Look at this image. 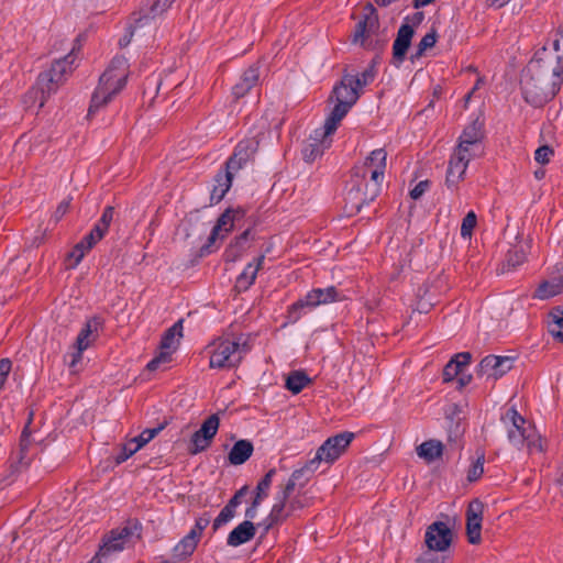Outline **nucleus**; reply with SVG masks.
Segmentation results:
<instances>
[{
	"mask_svg": "<svg viewBox=\"0 0 563 563\" xmlns=\"http://www.w3.org/2000/svg\"><path fill=\"white\" fill-rule=\"evenodd\" d=\"M472 380V375L466 373V369H464L457 377L456 382L459 384V387H464L468 385Z\"/></svg>",
	"mask_w": 563,
	"mask_h": 563,
	"instance_id": "59",
	"label": "nucleus"
},
{
	"mask_svg": "<svg viewBox=\"0 0 563 563\" xmlns=\"http://www.w3.org/2000/svg\"><path fill=\"white\" fill-rule=\"evenodd\" d=\"M478 146L479 145H468V144H463V142H459L454 153H453V156L463 159V162L465 163H470L471 159L476 156V152L478 150Z\"/></svg>",
	"mask_w": 563,
	"mask_h": 563,
	"instance_id": "38",
	"label": "nucleus"
},
{
	"mask_svg": "<svg viewBox=\"0 0 563 563\" xmlns=\"http://www.w3.org/2000/svg\"><path fill=\"white\" fill-rule=\"evenodd\" d=\"M183 338V323L181 321L176 322L169 328L164 334L161 347L175 352L179 345L180 339Z\"/></svg>",
	"mask_w": 563,
	"mask_h": 563,
	"instance_id": "30",
	"label": "nucleus"
},
{
	"mask_svg": "<svg viewBox=\"0 0 563 563\" xmlns=\"http://www.w3.org/2000/svg\"><path fill=\"white\" fill-rule=\"evenodd\" d=\"M84 351L85 350H79L78 346L74 344L70 351L65 356V362L67 363L73 374L79 372V364L81 362Z\"/></svg>",
	"mask_w": 563,
	"mask_h": 563,
	"instance_id": "40",
	"label": "nucleus"
},
{
	"mask_svg": "<svg viewBox=\"0 0 563 563\" xmlns=\"http://www.w3.org/2000/svg\"><path fill=\"white\" fill-rule=\"evenodd\" d=\"M365 10L367 13L364 16V20L360 21L355 27L353 33V43L363 45L366 38L373 33L378 23V18L375 14V9L372 4H366Z\"/></svg>",
	"mask_w": 563,
	"mask_h": 563,
	"instance_id": "17",
	"label": "nucleus"
},
{
	"mask_svg": "<svg viewBox=\"0 0 563 563\" xmlns=\"http://www.w3.org/2000/svg\"><path fill=\"white\" fill-rule=\"evenodd\" d=\"M240 504V498H239V494H235L233 496V498L229 501V504L227 505V507L231 508L232 510L235 511V508L238 507V505Z\"/></svg>",
	"mask_w": 563,
	"mask_h": 563,
	"instance_id": "60",
	"label": "nucleus"
},
{
	"mask_svg": "<svg viewBox=\"0 0 563 563\" xmlns=\"http://www.w3.org/2000/svg\"><path fill=\"white\" fill-rule=\"evenodd\" d=\"M258 81V71L256 68H249L242 75L240 81L233 87V95L236 99L243 97Z\"/></svg>",
	"mask_w": 563,
	"mask_h": 563,
	"instance_id": "27",
	"label": "nucleus"
},
{
	"mask_svg": "<svg viewBox=\"0 0 563 563\" xmlns=\"http://www.w3.org/2000/svg\"><path fill=\"white\" fill-rule=\"evenodd\" d=\"M199 539L187 533L173 549V559L177 561H185L195 552Z\"/></svg>",
	"mask_w": 563,
	"mask_h": 563,
	"instance_id": "23",
	"label": "nucleus"
},
{
	"mask_svg": "<svg viewBox=\"0 0 563 563\" xmlns=\"http://www.w3.org/2000/svg\"><path fill=\"white\" fill-rule=\"evenodd\" d=\"M209 523H210L209 517H200L196 520L195 526L191 528L189 533H191L192 536H195L196 538H198L200 540L203 530L208 527Z\"/></svg>",
	"mask_w": 563,
	"mask_h": 563,
	"instance_id": "51",
	"label": "nucleus"
},
{
	"mask_svg": "<svg viewBox=\"0 0 563 563\" xmlns=\"http://www.w3.org/2000/svg\"><path fill=\"white\" fill-rule=\"evenodd\" d=\"M276 474V470L272 468L269 470L266 475L263 477L262 481L257 484L256 490L263 492V495H267V492L272 485L273 477Z\"/></svg>",
	"mask_w": 563,
	"mask_h": 563,
	"instance_id": "52",
	"label": "nucleus"
},
{
	"mask_svg": "<svg viewBox=\"0 0 563 563\" xmlns=\"http://www.w3.org/2000/svg\"><path fill=\"white\" fill-rule=\"evenodd\" d=\"M12 363L9 358L0 360V389L3 387L11 371Z\"/></svg>",
	"mask_w": 563,
	"mask_h": 563,
	"instance_id": "53",
	"label": "nucleus"
},
{
	"mask_svg": "<svg viewBox=\"0 0 563 563\" xmlns=\"http://www.w3.org/2000/svg\"><path fill=\"white\" fill-rule=\"evenodd\" d=\"M514 366V360L509 356L488 355L478 366V374L486 379L496 380L508 373Z\"/></svg>",
	"mask_w": 563,
	"mask_h": 563,
	"instance_id": "14",
	"label": "nucleus"
},
{
	"mask_svg": "<svg viewBox=\"0 0 563 563\" xmlns=\"http://www.w3.org/2000/svg\"><path fill=\"white\" fill-rule=\"evenodd\" d=\"M433 551L423 552L417 560L418 563H444V556H434Z\"/></svg>",
	"mask_w": 563,
	"mask_h": 563,
	"instance_id": "54",
	"label": "nucleus"
},
{
	"mask_svg": "<svg viewBox=\"0 0 563 563\" xmlns=\"http://www.w3.org/2000/svg\"><path fill=\"white\" fill-rule=\"evenodd\" d=\"M141 538V526L137 521L129 522L124 527L112 530L100 547L99 555L107 556L113 552H119L131 544H134Z\"/></svg>",
	"mask_w": 563,
	"mask_h": 563,
	"instance_id": "11",
	"label": "nucleus"
},
{
	"mask_svg": "<svg viewBox=\"0 0 563 563\" xmlns=\"http://www.w3.org/2000/svg\"><path fill=\"white\" fill-rule=\"evenodd\" d=\"M387 163V152L384 148L374 150L365 159L364 165L357 169L355 176L365 179L367 175L371 177V185H366L365 192L361 196V188L357 185L356 189L349 192V201L352 207L357 211L364 203L373 201L379 192L380 183L384 178Z\"/></svg>",
	"mask_w": 563,
	"mask_h": 563,
	"instance_id": "3",
	"label": "nucleus"
},
{
	"mask_svg": "<svg viewBox=\"0 0 563 563\" xmlns=\"http://www.w3.org/2000/svg\"><path fill=\"white\" fill-rule=\"evenodd\" d=\"M75 55L71 52L67 56L55 60L52 66L41 73L37 78L36 88L33 89L27 99H32V106L38 102V108H43L46 100L57 91L65 82L66 77L73 71Z\"/></svg>",
	"mask_w": 563,
	"mask_h": 563,
	"instance_id": "5",
	"label": "nucleus"
},
{
	"mask_svg": "<svg viewBox=\"0 0 563 563\" xmlns=\"http://www.w3.org/2000/svg\"><path fill=\"white\" fill-rule=\"evenodd\" d=\"M310 378L300 371L291 372L286 378V387L292 394L300 393L306 386L310 384Z\"/></svg>",
	"mask_w": 563,
	"mask_h": 563,
	"instance_id": "32",
	"label": "nucleus"
},
{
	"mask_svg": "<svg viewBox=\"0 0 563 563\" xmlns=\"http://www.w3.org/2000/svg\"><path fill=\"white\" fill-rule=\"evenodd\" d=\"M453 532L441 521L431 523L424 534V543L429 551L445 552L452 542Z\"/></svg>",
	"mask_w": 563,
	"mask_h": 563,
	"instance_id": "13",
	"label": "nucleus"
},
{
	"mask_svg": "<svg viewBox=\"0 0 563 563\" xmlns=\"http://www.w3.org/2000/svg\"><path fill=\"white\" fill-rule=\"evenodd\" d=\"M553 153L554 152L550 146L543 145L536 151L534 158L539 164H548Z\"/></svg>",
	"mask_w": 563,
	"mask_h": 563,
	"instance_id": "50",
	"label": "nucleus"
},
{
	"mask_svg": "<svg viewBox=\"0 0 563 563\" xmlns=\"http://www.w3.org/2000/svg\"><path fill=\"white\" fill-rule=\"evenodd\" d=\"M482 137V123L476 120L465 128L460 136V141L463 142V144L479 145Z\"/></svg>",
	"mask_w": 563,
	"mask_h": 563,
	"instance_id": "33",
	"label": "nucleus"
},
{
	"mask_svg": "<svg viewBox=\"0 0 563 563\" xmlns=\"http://www.w3.org/2000/svg\"><path fill=\"white\" fill-rule=\"evenodd\" d=\"M165 423L159 424L156 428L145 429L141 434L133 438L134 448L140 451L143 446H145L151 440H153L164 428Z\"/></svg>",
	"mask_w": 563,
	"mask_h": 563,
	"instance_id": "35",
	"label": "nucleus"
},
{
	"mask_svg": "<svg viewBox=\"0 0 563 563\" xmlns=\"http://www.w3.org/2000/svg\"><path fill=\"white\" fill-rule=\"evenodd\" d=\"M96 329L97 324L95 323L93 325L92 322L89 321L79 332L75 345L78 346L79 350H87L96 339V335L93 334Z\"/></svg>",
	"mask_w": 563,
	"mask_h": 563,
	"instance_id": "34",
	"label": "nucleus"
},
{
	"mask_svg": "<svg viewBox=\"0 0 563 563\" xmlns=\"http://www.w3.org/2000/svg\"><path fill=\"white\" fill-rule=\"evenodd\" d=\"M129 64L123 56L114 57L99 78L92 95L89 114L107 106L125 86Z\"/></svg>",
	"mask_w": 563,
	"mask_h": 563,
	"instance_id": "4",
	"label": "nucleus"
},
{
	"mask_svg": "<svg viewBox=\"0 0 563 563\" xmlns=\"http://www.w3.org/2000/svg\"><path fill=\"white\" fill-rule=\"evenodd\" d=\"M264 255L258 256L253 263H250L236 279V287L246 290L255 280L257 272L264 263Z\"/></svg>",
	"mask_w": 563,
	"mask_h": 563,
	"instance_id": "24",
	"label": "nucleus"
},
{
	"mask_svg": "<svg viewBox=\"0 0 563 563\" xmlns=\"http://www.w3.org/2000/svg\"><path fill=\"white\" fill-rule=\"evenodd\" d=\"M471 361V354L467 352L456 354L444 367L443 379L444 382H451L464 371Z\"/></svg>",
	"mask_w": 563,
	"mask_h": 563,
	"instance_id": "20",
	"label": "nucleus"
},
{
	"mask_svg": "<svg viewBox=\"0 0 563 563\" xmlns=\"http://www.w3.org/2000/svg\"><path fill=\"white\" fill-rule=\"evenodd\" d=\"M563 291V275L552 277L540 283L534 292V298L550 299Z\"/></svg>",
	"mask_w": 563,
	"mask_h": 563,
	"instance_id": "21",
	"label": "nucleus"
},
{
	"mask_svg": "<svg viewBox=\"0 0 563 563\" xmlns=\"http://www.w3.org/2000/svg\"><path fill=\"white\" fill-rule=\"evenodd\" d=\"M339 300V294L334 287H328L325 289H313L306 295L303 299L298 300L292 305L291 310L296 312L302 308H316L320 305H327Z\"/></svg>",
	"mask_w": 563,
	"mask_h": 563,
	"instance_id": "16",
	"label": "nucleus"
},
{
	"mask_svg": "<svg viewBox=\"0 0 563 563\" xmlns=\"http://www.w3.org/2000/svg\"><path fill=\"white\" fill-rule=\"evenodd\" d=\"M552 321L549 324L551 334L563 342V309H555L551 313Z\"/></svg>",
	"mask_w": 563,
	"mask_h": 563,
	"instance_id": "36",
	"label": "nucleus"
},
{
	"mask_svg": "<svg viewBox=\"0 0 563 563\" xmlns=\"http://www.w3.org/2000/svg\"><path fill=\"white\" fill-rule=\"evenodd\" d=\"M507 430L509 443L518 450L525 445L529 453L543 452L544 444L536 428L530 424L515 408H510L501 417Z\"/></svg>",
	"mask_w": 563,
	"mask_h": 563,
	"instance_id": "6",
	"label": "nucleus"
},
{
	"mask_svg": "<svg viewBox=\"0 0 563 563\" xmlns=\"http://www.w3.org/2000/svg\"><path fill=\"white\" fill-rule=\"evenodd\" d=\"M431 307V302H420L417 307V310L420 312H428Z\"/></svg>",
	"mask_w": 563,
	"mask_h": 563,
	"instance_id": "64",
	"label": "nucleus"
},
{
	"mask_svg": "<svg viewBox=\"0 0 563 563\" xmlns=\"http://www.w3.org/2000/svg\"><path fill=\"white\" fill-rule=\"evenodd\" d=\"M530 249V241H520L516 244L508 254L506 266L509 269H514L517 266L521 265L526 258L528 251Z\"/></svg>",
	"mask_w": 563,
	"mask_h": 563,
	"instance_id": "28",
	"label": "nucleus"
},
{
	"mask_svg": "<svg viewBox=\"0 0 563 563\" xmlns=\"http://www.w3.org/2000/svg\"><path fill=\"white\" fill-rule=\"evenodd\" d=\"M114 209L113 207H107L102 213L101 219L99 220L98 224L102 227V229H106L108 231L110 223L113 219Z\"/></svg>",
	"mask_w": 563,
	"mask_h": 563,
	"instance_id": "55",
	"label": "nucleus"
},
{
	"mask_svg": "<svg viewBox=\"0 0 563 563\" xmlns=\"http://www.w3.org/2000/svg\"><path fill=\"white\" fill-rule=\"evenodd\" d=\"M375 77V68L371 65L366 68L361 76L355 75V85L361 90L362 87L368 85L374 80Z\"/></svg>",
	"mask_w": 563,
	"mask_h": 563,
	"instance_id": "46",
	"label": "nucleus"
},
{
	"mask_svg": "<svg viewBox=\"0 0 563 563\" xmlns=\"http://www.w3.org/2000/svg\"><path fill=\"white\" fill-rule=\"evenodd\" d=\"M483 514L484 504L478 499L472 500L466 510V534L468 542L472 544H478L482 540Z\"/></svg>",
	"mask_w": 563,
	"mask_h": 563,
	"instance_id": "15",
	"label": "nucleus"
},
{
	"mask_svg": "<svg viewBox=\"0 0 563 563\" xmlns=\"http://www.w3.org/2000/svg\"><path fill=\"white\" fill-rule=\"evenodd\" d=\"M254 536V525L251 521L245 520L230 532L228 536V544L231 547H239L250 541Z\"/></svg>",
	"mask_w": 563,
	"mask_h": 563,
	"instance_id": "22",
	"label": "nucleus"
},
{
	"mask_svg": "<svg viewBox=\"0 0 563 563\" xmlns=\"http://www.w3.org/2000/svg\"><path fill=\"white\" fill-rule=\"evenodd\" d=\"M90 249L91 247H87V242L85 240L77 243L66 258L67 263H69V267H76Z\"/></svg>",
	"mask_w": 563,
	"mask_h": 563,
	"instance_id": "37",
	"label": "nucleus"
},
{
	"mask_svg": "<svg viewBox=\"0 0 563 563\" xmlns=\"http://www.w3.org/2000/svg\"><path fill=\"white\" fill-rule=\"evenodd\" d=\"M484 455H479L468 470L467 478L473 482L478 479L484 473Z\"/></svg>",
	"mask_w": 563,
	"mask_h": 563,
	"instance_id": "44",
	"label": "nucleus"
},
{
	"mask_svg": "<svg viewBox=\"0 0 563 563\" xmlns=\"http://www.w3.org/2000/svg\"><path fill=\"white\" fill-rule=\"evenodd\" d=\"M139 452L134 446L133 449H124V446H121L120 453L115 456V463L121 464L124 461H126L130 456Z\"/></svg>",
	"mask_w": 563,
	"mask_h": 563,
	"instance_id": "56",
	"label": "nucleus"
},
{
	"mask_svg": "<svg viewBox=\"0 0 563 563\" xmlns=\"http://www.w3.org/2000/svg\"><path fill=\"white\" fill-rule=\"evenodd\" d=\"M107 230L102 229L100 224H96L92 231L84 239L87 242V247H92L97 242H99Z\"/></svg>",
	"mask_w": 563,
	"mask_h": 563,
	"instance_id": "48",
	"label": "nucleus"
},
{
	"mask_svg": "<svg viewBox=\"0 0 563 563\" xmlns=\"http://www.w3.org/2000/svg\"><path fill=\"white\" fill-rule=\"evenodd\" d=\"M148 20H150V16H144V18L139 19L136 21L135 25L130 27L129 33L120 40V42H119L120 46L124 47V46L129 45L132 36H134V35H136V36L143 35L141 31L147 24Z\"/></svg>",
	"mask_w": 563,
	"mask_h": 563,
	"instance_id": "41",
	"label": "nucleus"
},
{
	"mask_svg": "<svg viewBox=\"0 0 563 563\" xmlns=\"http://www.w3.org/2000/svg\"><path fill=\"white\" fill-rule=\"evenodd\" d=\"M563 81V51L560 40H554L552 47H542L528 64L521 87L527 102L539 107L551 100Z\"/></svg>",
	"mask_w": 563,
	"mask_h": 563,
	"instance_id": "1",
	"label": "nucleus"
},
{
	"mask_svg": "<svg viewBox=\"0 0 563 563\" xmlns=\"http://www.w3.org/2000/svg\"><path fill=\"white\" fill-rule=\"evenodd\" d=\"M478 146L479 145H468V144H463V142H459L454 153H453V156L463 159V162L465 163H470L471 159L476 156V152L478 150Z\"/></svg>",
	"mask_w": 563,
	"mask_h": 563,
	"instance_id": "39",
	"label": "nucleus"
},
{
	"mask_svg": "<svg viewBox=\"0 0 563 563\" xmlns=\"http://www.w3.org/2000/svg\"><path fill=\"white\" fill-rule=\"evenodd\" d=\"M235 511L229 507H224L213 521V529H219L222 525L229 522L234 517Z\"/></svg>",
	"mask_w": 563,
	"mask_h": 563,
	"instance_id": "49",
	"label": "nucleus"
},
{
	"mask_svg": "<svg viewBox=\"0 0 563 563\" xmlns=\"http://www.w3.org/2000/svg\"><path fill=\"white\" fill-rule=\"evenodd\" d=\"M257 507L258 506H255V504H252V506L246 510L245 516L250 519L255 518L256 512H257Z\"/></svg>",
	"mask_w": 563,
	"mask_h": 563,
	"instance_id": "61",
	"label": "nucleus"
},
{
	"mask_svg": "<svg viewBox=\"0 0 563 563\" xmlns=\"http://www.w3.org/2000/svg\"><path fill=\"white\" fill-rule=\"evenodd\" d=\"M443 445L440 441L430 440L426 441L417 448L419 457L424 459L427 462H433L442 454Z\"/></svg>",
	"mask_w": 563,
	"mask_h": 563,
	"instance_id": "31",
	"label": "nucleus"
},
{
	"mask_svg": "<svg viewBox=\"0 0 563 563\" xmlns=\"http://www.w3.org/2000/svg\"><path fill=\"white\" fill-rule=\"evenodd\" d=\"M253 450V444L250 441L239 440L229 453V462L233 465H241L251 457Z\"/></svg>",
	"mask_w": 563,
	"mask_h": 563,
	"instance_id": "25",
	"label": "nucleus"
},
{
	"mask_svg": "<svg viewBox=\"0 0 563 563\" xmlns=\"http://www.w3.org/2000/svg\"><path fill=\"white\" fill-rule=\"evenodd\" d=\"M267 495H263V492L256 490V496L252 504H255V506H260L261 501L266 497Z\"/></svg>",
	"mask_w": 563,
	"mask_h": 563,
	"instance_id": "63",
	"label": "nucleus"
},
{
	"mask_svg": "<svg viewBox=\"0 0 563 563\" xmlns=\"http://www.w3.org/2000/svg\"><path fill=\"white\" fill-rule=\"evenodd\" d=\"M429 183L427 180L420 181L415 186V188L410 191V196L412 199H419L428 189Z\"/></svg>",
	"mask_w": 563,
	"mask_h": 563,
	"instance_id": "57",
	"label": "nucleus"
},
{
	"mask_svg": "<svg viewBox=\"0 0 563 563\" xmlns=\"http://www.w3.org/2000/svg\"><path fill=\"white\" fill-rule=\"evenodd\" d=\"M244 344L227 338H219L207 346L211 368L224 369L236 366L242 360Z\"/></svg>",
	"mask_w": 563,
	"mask_h": 563,
	"instance_id": "10",
	"label": "nucleus"
},
{
	"mask_svg": "<svg viewBox=\"0 0 563 563\" xmlns=\"http://www.w3.org/2000/svg\"><path fill=\"white\" fill-rule=\"evenodd\" d=\"M175 0H152L150 7L151 18H155L165 12Z\"/></svg>",
	"mask_w": 563,
	"mask_h": 563,
	"instance_id": "45",
	"label": "nucleus"
},
{
	"mask_svg": "<svg viewBox=\"0 0 563 563\" xmlns=\"http://www.w3.org/2000/svg\"><path fill=\"white\" fill-rule=\"evenodd\" d=\"M173 353L174 352L159 346L158 354L147 364V368L150 371H155L159 365L168 363L172 360Z\"/></svg>",
	"mask_w": 563,
	"mask_h": 563,
	"instance_id": "43",
	"label": "nucleus"
},
{
	"mask_svg": "<svg viewBox=\"0 0 563 563\" xmlns=\"http://www.w3.org/2000/svg\"><path fill=\"white\" fill-rule=\"evenodd\" d=\"M412 36L413 29L408 24L401 25L398 30L397 37L393 45V58L396 66H399L402 63Z\"/></svg>",
	"mask_w": 563,
	"mask_h": 563,
	"instance_id": "18",
	"label": "nucleus"
},
{
	"mask_svg": "<svg viewBox=\"0 0 563 563\" xmlns=\"http://www.w3.org/2000/svg\"><path fill=\"white\" fill-rule=\"evenodd\" d=\"M353 439L352 432H342L329 438L317 450L314 457L309 460L301 470L316 472L321 463L331 465L346 451Z\"/></svg>",
	"mask_w": 563,
	"mask_h": 563,
	"instance_id": "8",
	"label": "nucleus"
},
{
	"mask_svg": "<svg viewBox=\"0 0 563 563\" xmlns=\"http://www.w3.org/2000/svg\"><path fill=\"white\" fill-rule=\"evenodd\" d=\"M361 96V90L355 85V75L344 74L341 81L333 87L330 102L333 108L324 121L323 130L317 131V140L322 133L323 139L335 132L341 120L346 115L350 109L356 103Z\"/></svg>",
	"mask_w": 563,
	"mask_h": 563,
	"instance_id": "2",
	"label": "nucleus"
},
{
	"mask_svg": "<svg viewBox=\"0 0 563 563\" xmlns=\"http://www.w3.org/2000/svg\"><path fill=\"white\" fill-rule=\"evenodd\" d=\"M254 152L252 143H240L235 153L227 163V172L216 177V185L211 191V201L219 202L230 189L233 173L239 170L251 157Z\"/></svg>",
	"mask_w": 563,
	"mask_h": 563,
	"instance_id": "9",
	"label": "nucleus"
},
{
	"mask_svg": "<svg viewBox=\"0 0 563 563\" xmlns=\"http://www.w3.org/2000/svg\"><path fill=\"white\" fill-rule=\"evenodd\" d=\"M303 474V470L295 471L285 486L276 496V501L272 507L271 514L267 517V528L284 520L289 514L300 510L309 505V498L306 496L295 497L288 505V511L286 512V503L292 490L295 489L296 482Z\"/></svg>",
	"mask_w": 563,
	"mask_h": 563,
	"instance_id": "7",
	"label": "nucleus"
},
{
	"mask_svg": "<svg viewBox=\"0 0 563 563\" xmlns=\"http://www.w3.org/2000/svg\"><path fill=\"white\" fill-rule=\"evenodd\" d=\"M70 206V199L63 200L58 207L56 208V211L54 213L55 219L58 221L64 217V214L68 211Z\"/></svg>",
	"mask_w": 563,
	"mask_h": 563,
	"instance_id": "58",
	"label": "nucleus"
},
{
	"mask_svg": "<svg viewBox=\"0 0 563 563\" xmlns=\"http://www.w3.org/2000/svg\"><path fill=\"white\" fill-rule=\"evenodd\" d=\"M29 437H30V431H29V427L26 426L21 435V443H22L23 448L26 446V440Z\"/></svg>",
	"mask_w": 563,
	"mask_h": 563,
	"instance_id": "62",
	"label": "nucleus"
},
{
	"mask_svg": "<svg viewBox=\"0 0 563 563\" xmlns=\"http://www.w3.org/2000/svg\"><path fill=\"white\" fill-rule=\"evenodd\" d=\"M322 130H323V126L314 130L313 135L311 136L313 143L309 144V146H307L303 150V155H305L306 161H309V162L313 161L317 156L322 154V152L325 147H328L330 145V142L328 141L329 136H325L323 139L322 133L319 134L318 140L316 139L317 131H322Z\"/></svg>",
	"mask_w": 563,
	"mask_h": 563,
	"instance_id": "29",
	"label": "nucleus"
},
{
	"mask_svg": "<svg viewBox=\"0 0 563 563\" xmlns=\"http://www.w3.org/2000/svg\"><path fill=\"white\" fill-rule=\"evenodd\" d=\"M435 42H437V33L434 31L427 33L421 38V41L418 45L417 56H421L426 49L433 47Z\"/></svg>",
	"mask_w": 563,
	"mask_h": 563,
	"instance_id": "47",
	"label": "nucleus"
},
{
	"mask_svg": "<svg viewBox=\"0 0 563 563\" xmlns=\"http://www.w3.org/2000/svg\"><path fill=\"white\" fill-rule=\"evenodd\" d=\"M219 426L220 418L218 413L208 417L202 422L200 429L192 434L188 446L189 452L191 454H198L207 450L217 434Z\"/></svg>",
	"mask_w": 563,
	"mask_h": 563,
	"instance_id": "12",
	"label": "nucleus"
},
{
	"mask_svg": "<svg viewBox=\"0 0 563 563\" xmlns=\"http://www.w3.org/2000/svg\"><path fill=\"white\" fill-rule=\"evenodd\" d=\"M477 219L473 211H470L463 219L461 224V235L464 239H468L472 235L474 228L476 227Z\"/></svg>",
	"mask_w": 563,
	"mask_h": 563,
	"instance_id": "42",
	"label": "nucleus"
},
{
	"mask_svg": "<svg viewBox=\"0 0 563 563\" xmlns=\"http://www.w3.org/2000/svg\"><path fill=\"white\" fill-rule=\"evenodd\" d=\"M240 214V210L228 209L218 219L210 236L209 243L212 244L218 239H223L234 227V221Z\"/></svg>",
	"mask_w": 563,
	"mask_h": 563,
	"instance_id": "19",
	"label": "nucleus"
},
{
	"mask_svg": "<svg viewBox=\"0 0 563 563\" xmlns=\"http://www.w3.org/2000/svg\"><path fill=\"white\" fill-rule=\"evenodd\" d=\"M467 166L468 164L463 162L461 157L451 156L445 179L448 187L456 186L464 178Z\"/></svg>",
	"mask_w": 563,
	"mask_h": 563,
	"instance_id": "26",
	"label": "nucleus"
}]
</instances>
